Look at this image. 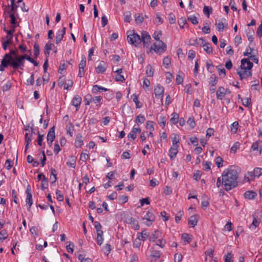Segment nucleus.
Listing matches in <instances>:
<instances>
[{"label": "nucleus", "instance_id": "obj_1", "mask_svg": "<svg viewBox=\"0 0 262 262\" xmlns=\"http://www.w3.org/2000/svg\"><path fill=\"white\" fill-rule=\"evenodd\" d=\"M238 172L233 166L225 170L222 174V179L219 177L216 181V187L220 188L224 185L225 190L229 191L237 186Z\"/></svg>", "mask_w": 262, "mask_h": 262}, {"label": "nucleus", "instance_id": "obj_2", "mask_svg": "<svg viewBox=\"0 0 262 262\" xmlns=\"http://www.w3.org/2000/svg\"><path fill=\"white\" fill-rule=\"evenodd\" d=\"M26 56L24 55L16 56L13 58L8 54H5L1 61V71L4 70L5 68L11 66L14 69H19L23 70L25 64Z\"/></svg>", "mask_w": 262, "mask_h": 262}, {"label": "nucleus", "instance_id": "obj_3", "mask_svg": "<svg viewBox=\"0 0 262 262\" xmlns=\"http://www.w3.org/2000/svg\"><path fill=\"white\" fill-rule=\"evenodd\" d=\"M240 69L237 70V73L239 75L240 79H247L252 75L251 69L253 64L250 61L248 58H244L241 60Z\"/></svg>", "mask_w": 262, "mask_h": 262}, {"label": "nucleus", "instance_id": "obj_4", "mask_svg": "<svg viewBox=\"0 0 262 262\" xmlns=\"http://www.w3.org/2000/svg\"><path fill=\"white\" fill-rule=\"evenodd\" d=\"M15 0H11V8L6 7L3 16L5 17H10L11 24L15 25L17 23L16 18L13 11L15 9Z\"/></svg>", "mask_w": 262, "mask_h": 262}, {"label": "nucleus", "instance_id": "obj_5", "mask_svg": "<svg viewBox=\"0 0 262 262\" xmlns=\"http://www.w3.org/2000/svg\"><path fill=\"white\" fill-rule=\"evenodd\" d=\"M127 39L128 42L135 46L140 43L141 41L140 35L135 33L134 31L127 32Z\"/></svg>", "mask_w": 262, "mask_h": 262}, {"label": "nucleus", "instance_id": "obj_6", "mask_svg": "<svg viewBox=\"0 0 262 262\" xmlns=\"http://www.w3.org/2000/svg\"><path fill=\"white\" fill-rule=\"evenodd\" d=\"M151 49L157 53L161 54L166 51V45L162 40H159L153 44Z\"/></svg>", "mask_w": 262, "mask_h": 262}, {"label": "nucleus", "instance_id": "obj_7", "mask_svg": "<svg viewBox=\"0 0 262 262\" xmlns=\"http://www.w3.org/2000/svg\"><path fill=\"white\" fill-rule=\"evenodd\" d=\"M215 26L216 30L219 32H223L228 27V23L225 18H222L216 21Z\"/></svg>", "mask_w": 262, "mask_h": 262}, {"label": "nucleus", "instance_id": "obj_8", "mask_svg": "<svg viewBox=\"0 0 262 262\" xmlns=\"http://www.w3.org/2000/svg\"><path fill=\"white\" fill-rule=\"evenodd\" d=\"M164 89L160 84L156 85L154 89V93L157 99H159L162 101L164 96Z\"/></svg>", "mask_w": 262, "mask_h": 262}, {"label": "nucleus", "instance_id": "obj_9", "mask_svg": "<svg viewBox=\"0 0 262 262\" xmlns=\"http://www.w3.org/2000/svg\"><path fill=\"white\" fill-rule=\"evenodd\" d=\"M55 127L53 126L51 127L48 134H47V143L51 147L52 145V143L55 139Z\"/></svg>", "mask_w": 262, "mask_h": 262}, {"label": "nucleus", "instance_id": "obj_10", "mask_svg": "<svg viewBox=\"0 0 262 262\" xmlns=\"http://www.w3.org/2000/svg\"><path fill=\"white\" fill-rule=\"evenodd\" d=\"M141 129L139 127L134 126L131 132L128 134L127 138L129 140H135L137 137V135L141 133Z\"/></svg>", "mask_w": 262, "mask_h": 262}, {"label": "nucleus", "instance_id": "obj_11", "mask_svg": "<svg viewBox=\"0 0 262 262\" xmlns=\"http://www.w3.org/2000/svg\"><path fill=\"white\" fill-rule=\"evenodd\" d=\"M143 220H146V222H145V224L147 226H150L152 222L155 220V216L154 214L149 211H148L146 215L144 216V217L143 218Z\"/></svg>", "mask_w": 262, "mask_h": 262}, {"label": "nucleus", "instance_id": "obj_12", "mask_svg": "<svg viewBox=\"0 0 262 262\" xmlns=\"http://www.w3.org/2000/svg\"><path fill=\"white\" fill-rule=\"evenodd\" d=\"M227 91H229V89H225L222 86L219 87L216 91V98L219 100H223L227 94Z\"/></svg>", "mask_w": 262, "mask_h": 262}, {"label": "nucleus", "instance_id": "obj_13", "mask_svg": "<svg viewBox=\"0 0 262 262\" xmlns=\"http://www.w3.org/2000/svg\"><path fill=\"white\" fill-rule=\"evenodd\" d=\"M141 39L144 45H146L150 42L151 37L147 32L143 31L141 33Z\"/></svg>", "mask_w": 262, "mask_h": 262}, {"label": "nucleus", "instance_id": "obj_14", "mask_svg": "<svg viewBox=\"0 0 262 262\" xmlns=\"http://www.w3.org/2000/svg\"><path fill=\"white\" fill-rule=\"evenodd\" d=\"M66 28L62 27V29L58 30L56 33V43L59 44L62 40L65 33H66Z\"/></svg>", "mask_w": 262, "mask_h": 262}, {"label": "nucleus", "instance_id": "obj_15", "mask_svg": "<svg viewBox=\"0 0 262 262\" xmlns=\"http://www.w3.org/2000/svg\"><path fill=\"white\" fill-rule=\"evenodd\" d=\"M82 99L79 95H76L74 97L72 101V104L76 108L78 111L81 103Z\"/></svg>", "mask_w": 262, "mask_h": 262}, {"label": "nucleus", "instance_id": "obj_16", "mask_svg": "<svg viewBox=\"0 0 262 262\" xmlns=\"http://www.w3.org/2000/svg\"><path fill=\"white\" fill-rule=\"evenodd\" d=\"M127 223L130 224L132 228L134 230H137L140 228L138 221L136 220L132 217H130L128 219Z\"/></svg>", "mask_w": 262, "mask_h": 262}, {"label": "nucleus", "instance_id": "obj_17", "mask_svg": "<svg viewBox=\"0 0 262 262\" xmlns=\"http://www.w3.org/2000/svg\"><path fill=\"white\" fill-rule=\"evenodd\" d=\"M155 245H153L152 248L150 249V257L152 258H155V261H156L158 259H159L161 255V252L158 250H155Z\"/></svg>", "mask_w": 262, "mask_h": 262}, {"label": "nucleus", "instance_id": "obj_18", "mask_svg": "<svg viewBox=\"0 0 262 262\" xmlns=\"http://www.w3.org/2000/svg\"><path fill=\"white\" fill-rule=\"evenodd\" d=\"M179 145H174L172 146V147H170L169 152V157L170 159H173L176 158L177 156V155L178 152V148Z\"/></svg>", "mask_w": 262, "mask_h": 262}, {"label": "nucleus", "instance_id": "obj_19", "mask_svg": "<svg viewBox=\"0 0 262 262\" xmlns=\"http://www.w3.org/2000/svg\"><path fill=\"white\" fill-rule=\"evenodd\" d=\"M137 235L138 239L145 241L149 237V233L145 229L141 232H138Z\"/></svg>", "mask_w": 262, "mask_h": 262}, {"label": "nucleus", "instance_id": "obj_20", "mask_svg": "<svg viewBox=\"0 0 262 262\" xmlns=\"http://www.w3.org/2000/svg\"><path fill=\"white\" fill-rule=\"evenodd\" d=\"M260 223V220L258 218V216L256 214L253 215V221L251 224H250L249 228L251 229H255L258 226Z\"/></svg>", "mask_w": 262, "mask_h": 262}, {"label": "nucleus", "instance_id": "obj_21", "mask_svg": "<svg viewBox=\"0 0 262 262\" xmlns=\"http://www.w3.org/2000/svg\"><path fill=\"white\" fill-rule=\"evenodd\" d=\"M257 196V193L253 190H248L245 192L244 197L248 200H253Z\"/></svg>", "mask_w": 262, "mask_h": 262}, {"label": "nucleus", "instance_id": "obj_22", "mask_svg": "<svg viewBox=\"0 0 262 262\" xmlns=\"http://www.w3.org/2000/svg\"><path fill=\"white\" fill-rule=\"evenodd\" d=\"M201 46L204 48V50L208 54L212 53V48L210 46V44L209 42H207L205 40L202 41L201 43Z\"/></svg>", "mask_w": 262, "mask_h": 262}, {"label": "nucleus", "instance_id": "obj_23", "mask_svg": "<svg viewBox=\"0 0 262 262\" xmlns=\"http://www.w3.org/2000/svg\"><path fill=\"white\" fill-rule=\"evenodd\" d=\"M203 38H196L195 39L190 40L188 45L195 47L201 46V43H202V41H203Z\"/></svg>", "mask_w": 262, "mask_h": 262}, {"label": "nucleus", "instance_id": "obj_24", "mask_svg": "<svg viewBox=\"0 0 262 262\" xmlns=\"http://www.w3.org/2000/svg\"><path fill=\"white\" fill-rule=\"evenodd\" d=\"M107 91L106 88L102 87L98 85H94L92 90V92L93 94H96L98 92H106Z\"/></svg>", "mask_w": 262, "mask_h": 262}, {"label": "nucleus", "instance_id": "obj_25", "mask_svg": "<svg viewBox=\"0 0 262 262\" xmlns=\"http://www.w3.org/2000/svg\"><path fill=\"white\" fill-rule=\"evenodd\" d=\"M255 178L257 177L255 176V173H254V171L253 170L252 171H248L247 174L245 175L244 180L246 182H250L254 180Z\"/></svg>", "mask_w": 262, "mask_h": 262}, {"label": "nucleus", "instance_id": "obj_26", "mask_svg": "<svg viewBox=\"0 0 262 262\" xmlns=\"http://www.w3.org/2000/svg\"><path fill=\"white\" fill-rule=\"evenodd\" d=\"M96 72L97 73H103L106 70L105 64L103 61L100 62L98 66L96 68Z\"/></svg>", "mask_w": 262, "mask_h": 262}, {"label": "nucleus", "instance_id": "obj_27", "mask_svg": "<svg viewBox=\"0 0 262 262\" xmlns=\"http://www.w3.org/2000/svg\"><path fill=\"white\" fill-rule=\"evenodd\" d=\"M217 82V77L214 74H212L209 78V84L211 87H214Z\"/></svg>", "mask_w": 262, "mask_h": 262}, {"label": "nucleus", "instance_id": "obj_28", "mask_svg": "<svg viewBox=\"0 0 262 262\" xmlns=\"http://www.w3.org/2000/svg\"><path fill=\"white\" fill-rule=\"evenodd\" d=\"M198 219L196 215L191 216L188 220V224L194 227L197 225Z\"/></svg>", "mask_w": 262, "mask_h": 262}, {"label": "nucleus", "instance_id": "obj_29", "mask_svg": "<svg viewBox=\"0 0 262 262\" xmlns=\"http://www.w3.org/2000/svg\"><path fill=\"white\" fill-rule=\"evenodd\" d=\"M161 232L159 230H156L149 238L150 242H155L159 237L160 236Z\"/></svg>", "mask_w": 262, "mask_h": 262}, {"label": "nucleus", "instance_id": "obj_30", "mask_svg": "<svg viewBox=\"0 0 262 262\" xmlns=\"http://www.w3.org/2000/svg\"><path fill=\"white\" fill-rule=\"evenodd\" d=\"M182 239L185 242V244L189 243L192 240V236L189 234L183 233L182 235Z\"/></svg>", "mask_w": 262, "mask_h": 262}, {"label": "nucleus", "instance_id": "obj_31", "mask_svg": "<svg viewBox=\"0 0 262 262\" xmlns=\"http://www.w3.org/2000/svg\"><path fill=\"white\" fill-rule=\"evenodd\" d=\"M145 117L143 115L139 114L136 118L135 122L137 124H142L145 122Z\"/></svg>", "mask_w": 262, "mask_h": 262}, {"label": "nucleus", "instance_id": "obj_32", "mask_svg": "<svg viewBox=\"0 0 262 262\" xmlns=\"http://www.w3.org/2000/svg\"><path fill=\"white\" fill-rule=\"evenodd\" d=\"M172 117L171 118L170 121L171 123L173 124H176L178 122L179 115L178 114L176 113H173L171 115Z\"/></svg>", "mask_w": 262, "mask_h": 262}, {"label": "nucleus", "instance_id": "obj_33", "mask_svg": "<svg viewBox=\"0 0 262 262\" xmlns=\"http://www.w3.org/2000/svg\"><path fill=\"white\" fill-rule=\"evenodd\" d=\"M54 46L53 43H47L45 47V54L48 56L50 54V52L52 49V47Z\"/></svg>", "mask_w": 262, "mask_h": 262}, {"label": "nucleus", "instance_id": "obj_34", "mask_svg": "<svg viewBox=\"0 0 262 262\" xmlns=\"http://www.w3.org/2000/svg\"><path fill=\"white\" fill-rule=\"evenodd\" d=\"M68 166L75 168L76 166V159L74 157H71L69 160L67 162Z\"/></svg>", "mask_w": 262, "mask_h": 262}, {"label": "nucleus", "instance_id": "obj_35", "mask_svg": "<svg viewBox=\"0 0 262 262\" xmlns=\"http://www.w3.org/2000/svg\"><path fill=\"white\" fill-rule=\"evenodd\" d=\"M48 187V180L46 177V176H43V179L41 180V188L42 190L47 189Z\"/></svg>", "mask_w": 262, "mask_h": 262}, {"label": "nucleus", "instance_id": "obj_36", "mask_svg": "<svg viewBox=\"0 0 262 262\" xmlns=\"http://www.w3.org/2000/svg\"><path fill=\"white\" fill-rule=\"evenodd\" d=\"M124 21L126 23H129L132 20L131 13L129 11L125 12L123 14Z\"/></svg>", "mask_w": 262, "mask_h": 262}, {"label": "nucleus", "instance_id": "obj_37", "mask_svg": "<svg viewBox=\"0 0 262 262\" xmlns=\"http://www.w3.org/2000/svg\"><path fill=\"white\" fill-rule=\"evenodd\" d=\"M146 74L148 77H152L154 75V70L151 65L148 64L146 67Z\"/></svg>", "mask_w": 262, "mask_h": 262}, {"label": "nucleus", "instance_id": "obj_38", "mask_svg": "<svg viewBox=\"0 0 262 262\" xmlns=\"http://www.w3.org/2000/svg\"><path fill=\"white\" fill-rule=\"evenodd\" d=\"M146 128L147 129L149 130V131H154V122L152 121H147L146 122Z\"/></svg>", "mask_w": 262, "mask_h": 262}, {"label": "nucleus", "instance_id": "obj_39", "mask_svg": "<svg viewBox=\"0 0 262 262\" xmlns=\"http://www.w3.org/2000/svg\"><path fill=\"white\" fill-rule=\"evenodd\" d=\"M94 225L95 228L97 231V234L103 233V231L101 230L102 226L98 222H95Z\"/></svg>", "mask_w": 262, "mask_h": 262}, {"label": "nucleus", "instance_id": "obj_40", "mask_svg": "<svg viewBox=\"0 0 262 262\" xmlns=\"http://www.w3.org/2000/svg\"><path fill=\"white\" fill-rule=\"evenodd\" d=\"M86 66V58L84 55H82L81 60L80 63L79 64V69L84 68Z\"/></svg>", "mask_w": 262, "mask_h": 262}, {"label": "nucleus", "instance_id": "obj_41", "mask_svg": "<svg viewBox=\"0 0 262 262\" xmlns=\"http://www.w3.org/2000/svg\"><path fill=\"white\" fill-rule=\"evenodd\" d=\"M206 68L208 71L210 72H212L213 70L214 69L213 65L212 63V62L211 60H207L206 62Z\"/></svg>", "mask_w": 262, "mask_h": 262}, {"label": "nucleus", "instance_id": "obj_42", "mask_svg": "<svg viewBox=\"0 0 262 262\" xmlns=\"http://www.w3.org/2000/svg\"><path fill=\"white\" fill-rule=\"evenodd\" d=\"M39 54V47L37 43L34 45V56L35 58H37Z\"/></svg>", "mask_w": 262, "mask_h": 262}, {"label": "nucleus", "instance_id": "obj_43", "mask_svg": "<svg viewBox=\"0 0 262 262\" xmlns=\"http://www.w3.org/2000/svg\"><path fill=\"white\" fill-rule=\"evenodd\" d=\"M13 162L10 159H7L4 164V167L7 169H10L13 166Z\"/></svg>", "mask_w": 262, "mask_h": 262}, {"label": "nucleus", "instance_id": "obj_44", "mask_svg": "<svg viewBox=\"0 0 262 262\" xmlns=\"http://www.w3.org/2000/svg\"><path fill=\"white\" fill-rule=\"evenodd\" d=\"M173 137L172 138V146L179 145V137L177 134H173Z\"/></svg>", "mask_w": 262, "mask_h": 262}, {"label": "nucleus", "instance_id": "obj_45", "mask_svg": "<svg viewBox=\"0 0 262 262\" xmlns=\"http://www.w3.org/2000/svg\"><path fill=\"white\" fill-rule=\"evenodd\" d=\"M12 84L11 82L9 81H7V82L2 87L3 92H6L9 90Z\"/></svg>", "mask_w": 262, "mask_h": 262}, {"label": "nucleus", "instance_id": "obj_46", "mask_svg": "<svg viewBox=\"0 0 262 262\" xmlns=\"http://www.w3.org/2000/svg\"><path fill=\"white\" fill-rule=\"evenodd\" d=\"M187 123L191 127V128H193L195 126V122L193 117H190L187 121Z\"/></svg>", "mask_w": 262, "mask_h": 262}, {"label": "nucleus", "instance_id": "obj_47", "mask_svg": "<svg viewBox=\"0 0 262 262\" xmlns=\"http://www.w3.org/2000/svg\"><path fill=\"white\" fill-rule=\"evenodd\" d=\"M238 123L237 121H234L232 124L231 126V130L235 133L238 129Z\"/></svg>", "mask_w": 262, "mask_h": 262}, {"label": "nucleus", "instance_id": "obj_48", "mask_svg": "<svg viewBox=\"0 0 262 262\" xmlns=\"http://www.w3.org/2000/svg\"><path fill=\"white\" fill-rule=\"evenodd\" d=\"M188 19L191 21L193 25H196L198 24V20L197 17L194 15H190L188 17Z\"/></svg>", "mask_w": 262, "mask_h": 262}, {"label": "nucleus", "instance_id": "obj_49", "mask_svg": "<svg viewBox=\"0 0 262 262\" xmlns=\"http://www.w3.org/2000/svg\"><path fill=\"white\" fill-rule=\"evenodd\" d=\"M103 233H97V243L98 245H101L102 243H103Z\"/></svg>", "mask_w": 262, "mask_h": 262}, {"label": "nucleus", "instance_id": "obj_50", "mask_svg": "<svg viewBox=\"0 0 262 262\" xmlns=\"http://www.w3.org/2000/svg\"><path fill=\"white\" fill-rule=\"evenodd\" d=\"M254 173H255V176H256L257 178H258L259 176L262 175V168L256 167L253 170Z\"/></svg>", "mask_w": 262, "mask_h": 262}, {"label": "nucleus", "instance_id": "obj_51", "mask_svg": "<svg viewBox=\"0 0 262 262\" xmlns=\"http://www.w3.org/2000/svg\"><path fill=\"white\" fill-rule=\"evenodd\" d=\"M223 160L221 157H217L216 158L215 164L217 165V167L220 168L223 166Z\"/></svg>", "mask_w": 262, "mask_h": 262}, {"label": "nucleus", "instance_id": "obj_52", "mask_svg": "<svg viewBox=\"0 0 262 262\" xmlns=\"http://www.w3.org/2000/svg\"><path fill=\"white\" fill-rule=\"evenodd\" d=\"M73 84V81L72 80L69 79L68 80L64 85V89L68 90L69 88L72 86Z\"/></svg>", "mask_w": 262, "mask_h": 262}, {"label": "nucleus", "instance_id": "obj_53", "mask_svg": "<svg viewBox=\"0 0 262 262\" xmlns=\"http://www.w3.org/2000/svg\"><path fill=\"white\" fill-rule=\"evenodd\" d=\"M92 100V96L90 94H88L85 96L84 101L85 102V104L86 105H88L90 104V102Z\"/></svg>", "mask_w": 262, "mask_h": 262}, {"label": "nucleus", "instance_id": "obj_54", "mask_svg": "<svg viewBox=\"0 0 262 262\" xmlns=\"http://www.w3.org/2000/svg\"><path fill=\"white\" fill-rule=\"evenodd\" d=\"M233 254L231 252L228 253L225 257V262H233L232 260Z\"/></svg>", "mask_w": 262, "mask_h": 262}, {"label": "nucleus", "instance_id": "obj_55", "mask_svg": "<svg viewBox=\"0 0 262 262\" xmlns=\"http://www.w3.org/2000/svg\"><path fill=\"white\" fill-rule=\"evenodd\" d=\"M56 195L57 196V199L59 201H63V196L62 192L60 190H56Z\"/></svg>", "mask_w": 262, "mask_h": 262}, {"label": "nucleus", "instance_id": "obj_56", "mask_svg": "<svg viewBox=\"0 0 262 262\" xmlns=\"http://www.w3.org/2000/svg\"><path fill=\"white\" fill-rule=\"evenodd\" d=\"M133 101L136 104V106L137 108H140L141 107V106H139V100H138V97L137 95L136 94H133Z\"/></svg>", "mask_w": 262, "mask_h": 262}, {"label": "nucleus", "instance_id": "obj_57", "mask_svg": "<svg viewBox=\"0 0 262 262\" xmlns=\"http://www.w3.org/2000/svg\"><path fill=\"white\" fill-rule=\"evenodd\" d=\"M166 241L164 239H159L158 241H157V243L156 245H155V246H159L161 248H163L165 244H166Z\"/></svg>", "mask_w": 262, "mask_h": 262}, {"label": "nucleus", "instance_id": "obj_58", "mask_svg": "<svg viewBox=\"0 0 262 262\" xmlns=\"http://www.w3.org/2000/svg\"><path fill=\"white\" fill-rule=\"evenodd\" d=\"M181 21L179 23V26L181 28H184L186 26H187V23L186 19L184 18H181L180 19Z\"/></svg>", "mask_w": 262, "mask_h": 262}, {"label": "nucleus", "instance_id": "obj_59", "mask_svg": "<svg viewBox=\"0 0 262 262\" xmlns=\"http://www.w3.org/2000/svg\"><path fill=\"white\" fill-rule=\"evenodd\" d=\"M240 144L238 142H236L234 143L233 145L231 148V152L233 153H235L236 152L237 149L238 148Z\"/></svg>", "mask_w": 262, "mask_h": 262}, {"label": "nucleus", "instance_id": "obj_60", "mask_svg": "<svg viewBox=\"0 0 262 262\" xmlns=\"http://www.w3.org/2000/svg\"><path fill=\"white\" fill-rule=\"evenodd\" d=\"M162 35V31H160L159 32H155L154 34L152 35L153 37L155 40H156L157 41L160 40V38L161 37Z\"/></svg>", "mask_w": 262, "mask_h": 262}, {"label": "nucleus", "instance_id": "obj_61", "mask_svg": "<svg viewBox=\"0 0 262 262\" xmlns=\"http://www.w3.org/2000/svg\"><path fill=\"white\" fill-rule=\"evenodd\" d=\"M242 100L243 101V104L246 107H248L251 103V99L249 97H246Z\"/></svg>", "mask_w": 262, "mask_h": 262}, {"label": "nucleus", "instance_id": "obj_62", "mask_svg": "<svg viewBox=\"0 0 262 262\" xmlns=\"http://www.w3.org/2000/svg\"><path fill=\"white\" fill-rule=\"evenodd\" d=\"M171 61L170 59L168 57H165L164 58L163 60V64L164 66H165V68H167L168 66L170 64Z\"/></svg>", "mask_w": 262, "mask_h": 262}, {"label": "nucleus", "instance_id": "obj_63", "mask_svg": "<svg viewBox=\"0 0 262 262\" xmlns=\"http://www.w3.org/2000/svg\"><path fill=\"white\" fill-rule=\"evenodd\" d=\"M253 51V49L248 46L246 49L245 52L244 53V56H249L251 55L252 52Z\"/></svg>", "mask_w": 262, "mask_h": 262}, {"label": "nucleus", "instance_id": "obj_64", "mask_svg": "<svg viewBox=\"0 0 262 262\" xmlns=\"http://www.w3.org/2000/svg\"><path fill=\"white\" fill-rule=\"evenodd\" d=\"M183 256L180 253H176L174 255V261L175 262H181L182 260Z\"/></svg>", "mask_w": 262, "mask_h": 262}]
</instances>
